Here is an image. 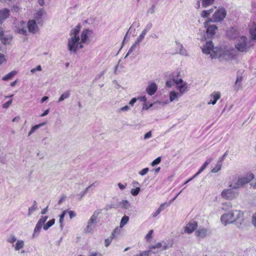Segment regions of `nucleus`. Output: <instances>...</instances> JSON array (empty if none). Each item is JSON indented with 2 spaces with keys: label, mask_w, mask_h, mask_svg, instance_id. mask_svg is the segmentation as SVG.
I'll use <instances>...</instances> for the list:
<instances>
[{
  "label": "nucleus",
  "mask_w": 256,
  "mask_h": 256,
  "mask_svg": "<svg viewBox=\"0 0 256 256\" xmlns=\"http://www.w3.org/2000/svg\"><path fill=\"white\" fill-rule=\"evenodd\" d=\"M202 52L206 54H210L212 58H218L220 60H228L233 57V54L225 47H214L211 40L206 42L202 48Z\"/></svg>",
  "instance_id": "f257e3e1"
},
{
  "label": "nucleus",
  "mask_w": 256,
  "mask_h": 256,
  "mask_svg": "<svg viewBox=\"0 0 256 256\" xmlns=\"http://www.w3.org/2000/svg\"><path fill=\"white\" fill-rule=\"evenodd\" d=\"M80 26L79 25L72 28L70 33V37L68 38V50L74 53H76L80 48H83V45L80 42L79 33Z\"/></svg>",
  "instance_id": "f03ea898"
},
{
  "label": "nucleus",
  "mask_w": 256,
  "mask_h": 256,
  "mask_svg": "<svg viewBox=\"0 0 256 256\" xmlns=\"http://www.w3.org/2000/svg\"><path fill=\"white\" fill-rule=\"evenodd\" d=\"M227 35L231 39L238 38L236 48L240 52H246L252 46L250 40H248L244 36H238L237 30L233 28L228 31Z\"/></svg>",
  "instance_id": "7ed1b4c3"
},
{
  "label": "nucleus",
  "mask_w": 256,
  "mask_h": 256,
  "mask_svg": "<svg viewBox=\"0 0 256 256\" xmlns=\"http://www.w3.org/2000/svg\"><path fill=\"white\" fill-rule=\"evenodd\" d=\"M254 178L253 174L246 176L234 175L230 177L228 187L236 189L242 187L244 184L248 183Z\"/></svg>",
  "instance_id": "20e7f679"
},
{
  "label": "nucleus",
  "mask_w": 256,
  "mask_h": 256,
  "mask_svg": "<svg viewBox=\"0 0 256 256\" xmlns=\"http://www.w3.org/2000/svg\"><path fill=\"white\" fill-rule=\"evenodd\" d=\"M238 192L234 188H229L224 190L221 192V196L223 198L228 200H232L237 198Z\"/></svg>",
  "instance_id": "39448f33"
},
{
  "label": "nucleus",
  "mask_w": 256,
  "mask_h": 256,
  "mask_svg": "<svg viewBox=\"0 0 256 256\" xmlns=\"http://www.w3.org/2000/svg\"><path fill=\"white\" fill-rule=\"evenodd\" d=\"M226 16V12L224 8H220L214 12L212 17L210 19V22H218L222 20Z\"/></svg>",
  "instance_id": "423d86ee"
},
{
  "label": "nucleus",
  "mask_w": 256,
  "mask_h": 256,
  "mask_svg": "<svg viewBox=\"0 0 256 256\" xmlns=\"http://www.w3.org/2000/svg\"><path fill=\"white\" fill-rule=\"evenodd\" d=\"M231 212L232 218L234 219V222L236 223L238 226H240L244 221L243 212L239 210H234Z\"/></svg>",
  "instance_id": "0eeeda50"
},
{
  "label": "nucleus",
  "mask_w": 256,
  "mask_h": 256,
  "mask_svg": "<svg viewBox=\"0 0 256 256\" xmlns=\"http://www.w3.org/2000/svg\"><path fill=\"white\" fill-rule=\"evenodd\" d=\"M26 23L24 21L20 22L15 26V32L20 34L26 36L28 34V28Z\"/></svg>",
  "instance_id": "6e6552de"
},
{
  "label": "nucleus",
  "mask_w": 256,
  "mask_h": 256,
  "mask_svg": "<svg viewBox=\"0 0 256 256\" xmlns=\"http://www.w3.org/2000/svg\"><path fill=\"white\" fill-rule=\"evenodd\" d=\"M46 15V12L43 8H40L34 14V18L36 22L39 25H42L44 22V17Z\"/></svg>",
  "instance_id": "1a4fd4ad"
},
{
  "label": "nucleus",
  "mask_w": 256,
  "mask_h": 256,
  "mask_svg": "<svg viewBox=\"0 0 256 256\" xmlns=\"http://www.w3.org/2000/svg\"><path fill=\"white\" fill-rule=\"evenodd\" d=\"M92 34V31L89 29L84 30L80 34V40L81 43L88 44L90 43L89 36Z\"/></svg>",
  "instance_id": "9d476101"
},
{
  "label": "nucleus",
  "mask_w": 256,
  "mask_h": 256,
  "mask_svg": "<svg viewBox=\"0 0 256 256\" xmlns=\"http://www.w3.org/2000/svg\"><path fill=\"white\" fill-rule=\"evenodd\" d=\"M210 22V20L204 23V28H206V34L208 37H212L215 33L217 30V27L214 24L209 25Z\"/></svg>",
  "instance_id": "9b49d317"
},
{
  "label": "nucleus",
  "mask_w": 256,
  "mask_h": 256,
  "mask_svg": "<svg viewBox=\"0 0 256 256\" xmlns=\"http://www.w3.org/2000/svg\"><path fill=\"white\" fill-rule=\"evenodd\" d=\"M37 24L36 20H32L28 21L26 25L28 26L27 28L29 32L34 34L38 31L39 28Z\"/></svg>",
  "instance_id": "f8f14e48"
},
{
  "label": "nucleus",
  "mask_w": 256,
  "mask_h": 256,
  "mask_svg": "<svg viewBox=\"0 0 256 256\" xmlns=\"http://www.w3.org/2000/svg\"><path fill=\"white\" fill-rule=\"evenodd\" d=\"M220 220L222 222L225 226L234 222V219L232 218V212L230 211L223 214L221 216Z\"/></svg>",
  "instance_id": "ddd939ff"
},
{
  "label": "nucleus",
  "mask_w": 256,
  "mask_h": 256,
  "mask_svg": "<svg viewBox=\"0 0 256 256\" xmlns=\"http://www.w3.org/2000/svg\"><path fill=\"white\" fill-rule=\"evenodd\" d=\"M221 94L220 92H214L210 95V100L208 102V104L214 105L218 100L220 98Z\"/></svg>",
  "instance_id": "4468645a"
},
{
  "label": "nucleus",
  "mask_w": 256,
  "mask_h": 256,
  "mask_svg": "<svg viewBox=\"0 0 256 256\" xmlns=\"http://www.w3.org/2000/svg\"><path fill=\"white\" fill-rule=\"evenodd\" d=\"M198 226L197 222L194 221L189 222L184 228V232L188 234L192 232Z\"/></svg>",
  "instance_id": "2eb2a0df"
},
{
  "label": "nucleus",
  "mask_w": 256,
  "mask_h": 256,
  "mask_svg": "<svg viewBox=\"0 0 256 256\" xmlns=\"http://www.w3.org/2000/svg\"><path fill=\"white\" fill-rule=\"evenodd\" d=\"M157 88L156 84L154 82H152L148 85L146 88V92L148 94L152 96L156 92Z\"/></svg>",
  "instance_id": "dca6fc26"
},
{
  "label": "nucleus",
  "mask_w": 256,
  "mask_h": 256,
  "mask_svg": "<svg viewBox=\"0 0 256 256\" xmlns=\"http://www.w3.org/2000/svg\"><path fill=\"white\" fill-rule=\"evenodd\" d=\"M10 12L8 8L0 10V24L2 23L9 16Z\"/></svg>",
  "instance_id": "f3484780"
},
{
  "label": "nucleus",
  "mask_w": 256,
  "mask_h": 256,
  "mask_svg": "<svg viewBox=\"0 0 256 256\" xmlns=\"http://www.w3.org/2000/svg\"><path fill=\"white\" fill-rule=\"evenodd\" d=\"M120 230V229L118 228H115L113 232L112 233V236L110 238H108L104 240V246L106 247H108L112 242V240L115 236L116 234L118 232V233Z\"/></svg>",
  "instance_id": "a211bd4d"
},
{
  "label": "nucleus",
  "mask_w": 256,
  "mask_h": 256,
  "mask_svg": "<svg viewBox=\"0 0 256 256\" xmlns=\"http://www.w3.org/2000/svg\"><path fill=\"white\" fill-rule=\"evenodd\" d=\"M208 230L206 228H202L198 229L196 232V234L200 238H205L207 234Z\"/></svg>",
  "instance_id": "6ab92c4d"
},
{
  "label": "nucleus",
  "mask_w": 256,
  "mask_h": 256,
  "mask_svg": "<svg viewBox=\"0 0 256 256\" xmlns=\"http://www.w3.org/2000/svg\"><path fill=\"white\" fill-rule=\"evenodd\" d=\"M200 1H202V6L206 8L212 5L214 3V0H198L196 4L198 5L197 8H199L200 6Z\"/></svg>",
  "instance_id": "aec40b11"
},
{
  "label": "nucleus",
  "mask_w": 256,
  "mask_h": 256,
  "mask_svg": "<svg viewBox=\"0 0 256 256\" xmlns=\"http://www.w3.org/2000/svg\"><path fill=\"white\" fill-rule=\"evenodd\" d=\"M212 159L211 158H209L206 160L203 165L201 166L199 170L194 176V178L196 177L199 174H200L208 165V164L211 162Z\"/></svg>",
  "instance_id": "412c9836"
},
{
  "label": "nucleus",
  "mask_w": 256,
  "mask_h": 256,
  "mask_svg": "<svg viewBox=\"0 0 256 256\" xmlns=\"http://www.w3.org/2000/svg\"><path fill=\"white\" fill-rule=\"evenodd\" d=\"M96 224L88 221L86 227L84 229V232L86 234H89L92 232Z\"/></svg>",
  "instance_id": "4be33fe9"
},
{
  "label": "nucleus",
  "mask_w": 256,
  "mask_h": 256,
  "mask_svg": "<svg viewBox=\"0 0 256 256\" xmlns=\"http://www.w3.org/2000/svg\"><path fill=\"white\" fill-rule=\"evenodd\" d=\"M100 212H101L100 210H96L94 212L92 215L91 216V217L90 218V220H88V221L90 222H92V223H94V224H96V223H97L96 220H97V218H98V215L100 214Z\"/></svg>",
  "instance_id": "5701e85b"
},
{
  "label": "nucleus",
  "mask_w": 256,
  "mask_h": 256,
  "mask_svg": "<svg viewBox=\"0 0 256 256\" xmlns=\"http://www.w3.org/2000/svg\"><path fill=\"white\" fill-rule=\"evenodd\" d=\"M177 49L179 50L178 54L184 56H188V53L186 49H184L182 45L180 43L177 44Z\"/></svg>",
  "instance_id": "b1692460"
},
{
  "label": "nucleus",
  "mask_w": 256,
  "mask_h": 256,
  "mask_svg": "<svg viewBox=\"0 0 256 256\" xmlns=\"http://www.w3.org/2000/svg\"><path fill=\"white\" fill-rule=\"evenodd\" d=\"M176 88L179 90L180 94H182L188 90L187 83L184 82L183 84L178 85Z\"/></svg>",
  "instance_id": "393cba45"
},
{
  "label": "nucleus",
  "mask_w": 256,
  "mask_h": 256,
  "mask_svg": "<svg viewBox=\"0 0 256 256\" xmlns=\"http://www.w3.org/2000/svg\"><path fill=\"white\" fill-rule=\"evenodd\" d=\"M46 122H42L41 124H36L32 126L30 132L28 133V136H30L31 134H32L36 130H37L40 128L44 126L45 125Z\"/></svg>",
  "instance_id": "a878e982"
},
{
  "label": "nucleus",
  "mask_w": 256,
  "mask_h": 256,
  "mask_svg": "<svg viewBox=\"0 0 256 256\" xmlns=\"http://www.w3.org/2000/svg\"><path fill=\"white\" fill-rule=\"evenodd\" d=\"M66 212H67V210H65L62 212V214L60 215L59 224H60V228L62 230L63 229V228H64V218Z\"/></svg>",
  "instance_id": "bb28decb"
},
{
  "label": "nucleus",
  "mask_w": 256,
  "mask_h": 256,
  "mask_svg": "<svg viewBox=\"0 0 256 256\" xmlns=\"http://www.w3.org/2000/svg\"><path fill=\"white\" fill-rule=\"evenodd\" d=\"M42 225H41L37 222V224L34 228V230L32 238H34L35 236H37L40 234V230L42 228Z\"/></svg>",
  "instance_id": "cd10ccee"
},
{
  "label": "nucleus",
  "mask_w": 256,
  "mask_h": 256,
  "mask_svg": "<svg viewBox=\"0 0 256 256\" xmlns=\"http://www.w3.org/2000/svg\"><path fill=\"white\" fill-rule=\"evenodd\" d=\"M250 34L252 39L256 40V25L253 24L250 28Z\"/></svg>",
  "instance_id": "c85d7f7f"
},
{
  "label": "nucleus",
  "mask_w": 256,
  "mask_h": 256,
  "mask_svg": "<svg viewBox=\"0 0 256 256\" xmlns=\"http://www.w3.org/2000/svg\"><path fill=\"white\" fill-rule=\"evenodd\" d=\"M24 242L22 240H18L15 244L14 250H18L22 248L24 246Z\"/></svg>",
  "instance_id": "c756f323"
},
{
  "label": "nucleus",
  "mask_w": 256,
  "mask_h": 256,
  "mask_svg": "<svg viewBox=\"0 0 256 256\" xmlns=\"http://www.w3.org/2000/svg\"><path fill=\"white\" fill-rule=\"evenodd\" d=\"M38 208L37 202L36 200H34L32 203V206L28 208V215L30 216L31 214L35 211Z\"/></svg>",
  "instance_id": "7c9ffc66"
},
{
  "label": "nucleus",
  "mask_w": 256,
  "mask_h": 256,
  "mask_svg": "<svg viewBox=\"0 0 256 256\" xmlns=\"http://www.w3.org/2000/svg\"><path fill=\"white\" fill-rule=\"evenodd\" d=\"M70 96V91L67 90L62 94L60 97L58 102H60L63 101L64 100L68 98Z\"/></svg>",
  "instance_id": "2f4dec72"
},
{
  "label": "nucleus",
  "mask_w": 256,
  "mask_h": 256,
  "mask_svg": "<svg viewBox=\"0 0 256 256\" xmlns=\"http://www.w3.org/2000/svg\"><path fill=\"white\" fill-rule=\"evenodd\" d=\"M55 222V220L52 218L48 221L44 225L43 228L44 230H48L50 227L54 224Z\"/></svg>",
  "instance_id": "473e14b6"
},
{
  "label": "nucleus",
  "mask_w": 256,
  "mask_h": 256,
  "mask_svg": "<svg viewBox=\"0 0 256 256\" xmlns=\"http://www.w3.org/2000/svg\"><path fill=\"white\" fill-rule=\"evenodd\" d=\"M179 94L178 92L172 91L170 94V102H173L178 100Z\"/></svg>",
  "instance_id": "72a5a7b5"
},
{
  "label": "nucleus",
  "mask_w": 256,
  "mask_h": 256,
  "mask_svg": "<svg viewBox=\"0 0 256 256\" xmlns=\"http://www.w3.org/2000/svg\"><path fill=\"white\" fill-rule=\"evenodd\" d=\"M16 74V72L15 71H12L8 74H6L4 76L2 77V80H3L6 81L10 80L15 74Z\"/></svg>",
  "instance_id": "f704fd0d"
},
{
  "label": "nucleus",
  "mask_w": 256,
  "mask_h": 256,
  "mask_svg": "<svg viewBox=\"0 0 256 256\" xmlns=\"http://www.w3.org/2000/svg\"><path fill=\"white\" fill-rule=\"evenodd\" d=\"M139 47V44H136V42H135L132 46L130 48L126 56H124V58H126L134 50L137 48Z\"/></svg>",
  "instance_id": "c9c22d12"
},
{
  "label": "nucleus",
  "mask_w": 256,
  "mask_h": 256,
  "mask_svg": "<svg viewBox=\"0 0 256 256\" xmlns=\"http://www.w3.org/2000/svg\"><path fill=\"white\" fill-rule=\"evenodd\" d=\"M214 11V8H210L209 10H204L201 13V16L205 18L208 17Z\"/></svg>",
  "instance_id": "e433bc0d"
},
{
  "label": "nucleus",
  "mask_w": 256,
  "mask_h": 256,
  "mask_svg": "<svg viewBox=\"0 0 256 256\" xmlns=\"http://www.w3.org/2000/svg\"><path fill=\"white\" fill-rule=\"evenodd\" d=\"M129 220L128 216H124L121 220L120 226V228H122L124 225H126Z\"/></svg>",
  "instance_id": "4c0bfd02"
},
{
  "label": "nucleus",
  "mask_w": 256,
  "mask_h": 256,
  "mask_svg": "<svg viewBox=\"0 0 256 256\" xmlns=\"http://www.w3.org/2000/svg\"><path fill=\"white\" fill-rule=\"evenodd\" d=\"M120 204L122 206V207L125 209H128L130 206V204L128 200H122L120 202Z\"/></svg>",
  "instance_id": "58836bf2"
},
{
  "label": "nucleus",
  "mask_w": 256,
  "mask_h": 256,
  "mask_svg": "<svg viewBox=\"0 0 256 256\" xmlns=\"http://www.w3.org/2000/svg\"><path fill=\"white\" fill-rule=\"evenodd\" d=\"M146 34L142 31V33L137 38L136 41L135 42H136V44L140 45V42L144 40V36H146Z\"/></svg>",
  "instance_id": "ea45409f"
},
{
  "label": "nucleus",
  "mask_w": 256,
  "mask_h": 256,
  "mask_svg": "<svg viewBox=\"0 0 256 256\" xmlns=\"http://www.w3.org/2000/svg\"><path fill=\"white\" fill-rule=\"evenodd\" d=\"M221 168L222 164L218 162L216 166L212 170V172L213 173H216L220 170Z\"/></svg>",
  "instance_id": "a19ab883"
},
{
  "label": "nucleus",
  "mask_w": 256,
  "mask_h": 256,
  "mask_svg": "<svg viewBox=\"0 0 256 256\" xmlns=\"http://www.w3.org/2000/svg\"><path fill=\"white\" fill-rule=\"evenodd\" d=\"M48 216H42L38 220V223L43 226L46 221V220H48Z\"/></svg>",
  "instance_id": "79ce46f5"
},
{
  "label": "nucleus",
  "mask_w": 256,
  "mask_h": 256,
  "mask_svg": "<svg viewBox=\"0 0 256 256\" xmlns=\"http://www.w3.org/2000/svg\"><path fill=\"white\" fill-rule=\"evenodd\" d=\"M16 241H17L16 238L14 235L10 236H9V238L7 239V242L10 243V244H13L14 242Z\"/></svg>",
  "instance_id": "37998d69"
},
{
  "label": "nucleus",
  "mask_w": 256,
  "mask_h": 256,
  "mask_svg": "<svg viewBox=\"0 0 256 256\" xmlns=\"http://www.w3.org/2000/svg\"><path fill=\"white\" fill-rule=\"evenodd\" d=\"M140 192V188L138 187L135 189H134V188L130 190V193L132 196H136Z\"/></svg>",
  "instance_id": "c03bdc74"
},
{
  "label": "nucleus",
  "mask_w": 256,
  "mask_h": 256,
  "mask_svg": "<svg viewBox=\"0 0 256 256\" xmlns=\"http://www.w3.org/2000/svg\"><path fill=\"white\" fill-rule=\"evenodd\" d=\"M170 206V204H168V202H164L163 204H162L160 207L158 208V209L160 211H162L164 210L165 208L168 207Z\"/></svg>",
  "instance_id": "a18cd8bd"
},
{
  "label": "nucleus",
  "mask_w": 256,
  "mask_h": 256,
  "mask_svg": "<svg viewBox=\"0 0 256 256\" xmlns=\"http://www.w3.org/2000/svg\"><path fill=\"white\" fill-rule=\"evenodd\" d=\"M9 38H10V37H8V36H6L4 34V31L2 30V36H0V38L2 40V42L4 44H6L7 41L8 40Z\"/></svg>",
  "instance_id": "49530a36"
},
{
  "label": "nucleus",
  "mask_w": 256,
  "mask_h": 256,
  "mask_svg": "<svg viewBox=\"0 0 256 256\" xmlns=\"http://www.w3.org/2000/svg\"><path fill=\"white\" fill-rule=\"evenodd\" d=\"M153 233V230H150L146 234L145 236V239L147 242H150V240L152 238V235Z\"/></svg>",
  "instance_id": "de8ad7c7"
},
{
  "label": "nucleus",
  "mask_w": 256,
  "mask_h": 256,
  "mask_svg": "<svg viewBox=\"0 0 256 256\" xmlns=\"http://www.w3.org/2000/svg\"><path fill=\"white\" fill-rule=\"evenodd\" d=\"M6 61V60L5 56L2 54L0 53V66L4 63H5Z\"/></svg>",
  "instance_id": "09e8293b"
},
{
  "label": "nucleus",
  "mask_w": 256,
  "mask_h": 256,
  "mask_svg": "<svg viewBox=\"0 0 256 256\" xmlns=\"http://www.w3.org/2000/svg\"><path fill=\"white\" fill-rule=\"evenodd\" d=\"M161 162V158L158 157L156 159H155L151 163L152 166H154L155 165L159 164Z\"/></svg>",
  "instance_id": "8fccbe9b"
},
{
  "label": "nucleus",
  "mask_w": 256,
  "mask_h": 256,
  "mask_svg": "<svg viewBox=\"0 0 256 256\" xmlns=\"http://www.w3.org/2000/svg\"><path fill=\"white\" fill-rule=\"evenodd\" d=\"M149 171L148 168H144L138 172V174L140 176L146 175Z\"/></svg>",
  "instance_id": "3c124183"
},
{
  "label": "nucleus",
  "mask_w": 256,
  "mask_h": 256,
  "mask_svg": "<svg viewBox=\"0 0 256 256\" xmlns=\"http://www.w3.org/2000/svg\"><path fill=\"white\" fill-rule=\"evenodd\" d=\"M94 185V184H90V186H88L86 189L85 190H84L81 194V198H82V196H84L86 194V193L88 191V190H90V188Z\"/></svg>",
  "instance_id": "603ef678"
},
{
  "label": "nucleus",
  "mask_w": 256,
  "mask_h": 256,
  "mask_svg": "<svg viewBox=\"0 0 256 256\" xmlns=\"http://www.w3.org/2000/svg\"><path fill=\"white\" fill-rule=\"evenodd\" d=\"M174 82L176 84V86H178V85L183 84L184 82L182 78L176 80L174 79Z\"/></svg>",
  "instance_id": "864d4df0"
},
{
  "label": "nucleus",
  "mask_w": 256,
  "mask_h": 256,
  "mask_svg": "<svg viewBox=\"0 0 256 256\" xmlns=\"http://www.w3.org/2000/svg\"><path fill=\"white\" fill-rule=\"evenodd\" d=\"M252 224L256 228V212L252 215Z\"/></svg>",
  "instance_id": "5fc2aeb1"
},
{
  "label": "nucleus",
  "mask_w": 256,
  "mask_h": 256,
  "mask_svg": "<svg viewBox=\"0 0 256 256\" xmlns=\"http://www.w3.org/2000/svg\"><path fill=\"white\" fill-rule=\"evenodd\" d=\"M152 26V24H149L146 25L144 29L142 30V32L146 34L148 32V30L151 28Z\"/></svg>",
  "instance_id": "6e6d98bb"
},
{
  "label": "nucleus",
  "mask_w": 256,
  "mask_h": 256,
  "mask_svg": "<svg viewBox=\"0 0 256 256\" xmlns=\"http://www.w3.org/2000/svg\"><path fill=\"white\" fill-rule=\"evenodd\" d=\"M174 79L172 80H168L166 82V86L170 88L174 85Z\"/></svg>",
  "instance_id": "4d7b16f0"
},
{
  "label": "nucleus",
  "mask_w": 256,
  "mask_h": 256,
  "mask_svg": "<svg viewBox=\"0 0 256 256\" xmlns=\"http://www.w3.org/2000/svg\"><path fill=\"white\" fill-rule=\"evenodd\" d=\"M130 110V108L128 106H125L120 109V112H127Z\"/></svg>",
  "instance_id": "13d9d810"
},
{
  "label": "nucleus",
  "mask_w": 256,
  "mask_h": 256,
  "mask_svg": "<svg viewBox=\"0 0 256 256\" xmlns=\"http://www.w3.org/2000/svg\"><path fill=\"white\" fill-rule=\"evenodd\" d=\"M152 132H151V131H150L148 132H147L146 134H144V140H147V139L150 138L152 137Z\"/></svg>",
  "instance_id": "bf43d9fd"
},
{
  "label": "nucleus",
  "mask_w": 256,
  "mask_h": 256,
  "mask_svg": "<svg viewBox=\"0 0 256 256\" xmlns=\"http://www.w3.org/2000/svg\"><path fill=\"white\" fill-rule=\"evenodd\" d=\"M105 73V71H102L100 74H97L94 78V80H97L100 79Z\"/></svg>",
  "instance_id": "052dcab7"
},
{
  "label": "nucleus",
  "mask_w": 256,
  "mask_h": 256,
  "mask_svg": "<svg viewBox=\"0 0 256 256\" xmlns=\"http://www.w3.org/2000/svg\"><path fill=\"white\" fill-rule=\"evenodd\" d=\"M12 102V100H8V102H6L5 104H3V106L2 107L4 108H8L10 106Z\"/></svg>",
  "instance_id": "680f3d73"
},
{
  "label": "nucleus",
  "mask_w": 256,
  "mask_h": 256,
  "mask_svg": "<svg viewBox=\"0 0 256 256\" xmlns=\"http://www.w3.org/2000/svg\"><path fill=\"white\" fill-rule=\"evenodd\" d=\"M150 251H144L141 252L140 254H138L136 256H148Z\"/></svg>",
  "instance_id": "e2e57ef3"
},
{
  "label": "nucleus",
  "mask_w": 256,
  "mask_h": 256,
  "mask_svg": "<svg viewBox=\"0 0 256 256\" xmlns=\"http://www.w3.org/2000/svg\"><path fill=\"white\" fill-rule=\"evenodd\" d=\"M69 216L70 219L74 218L76 216V214L74 211H70L68 212Z\"/></svg>",
  "instance_id": "0e129e2a"
},
{
  "label": "nucleus",
  "mask_w": 256,
  "mask_h": 256,
  "mask_svg": "<svg viewBox=\"0 0 256 256\" xmlns=\"http://www.w3.org/2000/svg\"><path fill=\"white\" fill-rule=\"evenodd\" d=\"M137 100L136 98H132L129 102V104L132 106Z\"/></svg>",
  "instance_id": "69168bd1"
},
{
  "label": "nucleus",
  "mask_w": 256,
  "mask_h": 256,
  "mask_svg": "<svg viewBox=\"0 0 256 256\" xmlns=\"http://www.w3.org/2000/svg\"><path fill=\"white\" fill-rule=\"evenodd\" d=\"M155 6L154 5L152 6V7L148 10V12L150 14H152L154 12Z\"/></svg>",
  "instance_id": "338daca9"
},
{
  "label": "nucleus",
  "mask_w": 256,
  "mask_h": 256,
  "mask_svg": "<svg viewBox=\"0 0 256 256\" xmlns=\"http://www.w3.org/2000/svg\"><path fill=\"white\" fill-rule=\"evenodd\" d=\"M89 256H102V254L100 252H92Z\"/></svg>",
  "instance_id": "774afa93"
}]
</instances>
